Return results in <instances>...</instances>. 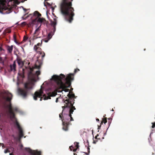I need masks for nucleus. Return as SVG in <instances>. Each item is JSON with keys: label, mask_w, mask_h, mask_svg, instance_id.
<instances>
[{"label": "nucleus", "mask_w": 155, "mask_h": 155, "mask_svg": "<svg viewBox=\"0 0 155 155\" xmlns=\"http://www.w3.org/2000/svg\"><path fill=\"white\" fill-rule=\"evenodd\" d=\"M152 128H154L155 127V122L152 123Z\"/></svg>", "instance_id": "nucleus-31"}, {"label": "nucleus", "mask_w": 155, "mask_h": 155, "mask_svg": "<svg viewBox=\"0 0 155 155\" xmlns=\"http://www.w3.org/2000/svg\"><path fill=\"white\" fill-rule=\"evenodd\" d=\"M8 0H0V12L2 14H8L12 12V7L8 5L6 6L5 3Z\"/></svg>", "instance_id": "nucleus-5"}, {"label": "nucleus", "mask_w": 155, "mask_h": 155, "mask_svg": "<svg viewBox=\"0 0 155 155\" xmlns=\"http://www.w3.org/2000/svg\"><path fill=\"white\" fill-rule=\"evenodd\" d=\"M98 136V134H97V136H96V137H95V138H96V139H97V136Z\"/></svg>", "instance_id": "nucleus-44"}, {"label": "nucleus", "mask_w": 155, "mask_h": 155, "mask_svg": "<svg viewBox=\"0 0 155 155\" xmlns=\"http://www.w3.org/2000/svg\"><path fill=\"white\" fill-rule=\"evenodd\" d=\"M108 123H109V124H110V122L109 121L108 122Z\"/></svg>", "instance_id": "nucleus-57"}, {"label": "nucleus", "mask_w": 155, "mask_h": 155, "mask_svg": "<svg viewBox=\"0 0 155 155\" xmlns=\"http://www.w3.org/2000/svg\"><path fill=\"white\" fill-rule=\"evenodd\" d=\"M57 23V20L55 18L54 19V21H51V25L52 26H53V27H54V32L55 31V28H56L55 26L56 25Z\"/></svg>", "instance_id": "nucleus-16"}, {"label": "nucleus", "mask_w": 155, "mask_h": 155, "mask_svg": "<svg viewBox=\"0 0 155 155\" xmlns=\"http://www.w3.org/2000/svg\"><path fill=\"white\" fill-rule=\"evenodd\" d=\"M74 155H77V154L75 153H74Z\"/></svg>", "instance_id": "nucleus-46"}, {"label": "nucleus", "mask_w": 155, "mask_h": 155, "mask_svg": "<svg viewBox=\"0 0 155 155\" xmlns=\"http://www.w3.org/2000/svg\"><path fill=\"white\" fill-rule=\"evenodd\" d=\"M27 0H19L20 1V2H24L25 1H27Z\"/></svg>", "instance_id": "nucleus-39"}, {"label": "nucleus", "mask_w": 155, "mask_h": 155, "mask_svg": "<svg viewBox=\"0 0 155 155\" xmlns=\"http://www.w3.org/2000/svg\"><path fill=\"white\" fill-rule=\"evenodd\" d=\"M46 3L47 4V5H48V6H51V5L49 3H48V2H46Z\"/></svg>", "instance_id": "nucleus-41"}, {"label": "nucleus", "mask_w": 155, "mask_h": 155, "mask_svg": "<svg viewBox=\"0 0 155 155\" xmlns=\"http://www.w3.org/2000/svg\"><path fill=\"white\" fill-rule=\"evenodd\" d=\"M12 136L13 137H14V136L13 135H12Z\"/></svg>", "instance_id": "nucleus-51"}, {"label": "nucleus", "mask_w": 155, "mask_h": 155, "mask_svg": "<svg viewBox=\"0 0 155 155\" xmlns=\"http://www.w3.org/2000/svg\"><path fill=\"white\" fill-rule=\"evenodd\" d=\"M16 61L19 66L22 67L24 64V62L22 61L21 58L20 57H18Z\"/></svg>", "instance_id": "nucleus-15"}, {"label": "nucleus", "mask_w": 155, "mask_h": 155, "mask_svg": "<svg viewBox=\"0 0 155 155\" xmlns=\"http://www.w3.org/2000/svg\"><path fill=\"white\" fill-rule=\"evenodd\" d=\"M74 144L75 145V147H76V148L78 149L79 147V143L77 142H75Z\"/></svg>", "instance_id": "nucleus-24"}, {"label": "nucleus", "mask_w": 155, "mask_h": 155, "mask_svg": "<svg viewBox=\"0 0 155 155\" xmlns=\"http://www.w3.org/2000/svg\"><path fill=\"white\" fill-rule=\"evenodd\" d=\"M58 98H57L56 99L55 102H56V103L58 102Z\"/></svg>", "instance_id": "nucleus-42"}, {"label": "nucleus", "mask_w": 155, "mask_h": 155, "mask_svg": "<svg viewBox=\"0 0 155 155\" xmlns=\"http://www.w3.org/2000/svg\"><path fill=\"white\" fill-rule=\"evenodd\" d=\"M33 16L36 17L32 21L33 22L37 21L38 22L42 23L46 21L45 18H39L41 16V14L37 11H36L34 13Z\"/></svg>", "instance_id": "nucleus-7"}, {"label": "nucleus", "mask_w": 155, "mask_h": 155, "mask_svg": "<svg viewBox=\"0 0 155 155\" xmlns=\"http://www.w3.org/2000/svg\"><path fill=\"white\" fill-rule=\"evenodd\" d=\"M73 0H62L60 4L61 13L64 16L66 21L71 23L73 20L75 15L74 9L72 7Z\"/></svg>", "instance_id": "nucleus-3"}, {"label": "nucleus", "mask_w": 155, "mask_h": 155, "mask_svg": "<svg viewBox=\"0 0 155 155\" xmlns=\"http://www.w3.org/2000/svg\"><path fill=\"white\" fill-rule=\"evenodd\" d=\"M93 143H96V142H95L94 141H93Z\"/></svg>", "instance_id": "nucleus-47"}, {"label": "nucleus", "mask_w": 155, "mask_h": 155, "mask_svg": "<svg viewBox=\"0 0 155 155\" xmlns=\"http://www.w3.org/2000/svg\"><path fill=\"white\" fill-rule=\"evenodd\" d=\"M28 39V38L27 36H25L24 37L23 40L21 42V43H23V42H25V41H26Z\"/></svg>", "instance_id": "nucleus-27"}, {"label": "nucleus", "mask_w": 155, "mask_h": 155, "mask_svg": "<svg viewBox=\"0 0 155 155\" xmlns=\"http://www.w3.org/2000/svg\"><path fill=\"white\" fill-rule=\"evenodd\" d=\"M13 39L15 42L17 44L19 45V43L17 41L16 39V37L15 35H13Z\"/></svg>", "instance_id": "nucleus-23"}, {"label": "nucleus", "mask_w": 155, "mask_h": 155, "mask_svg": "<svg viewBox=\"0 0 155 155\" xmlns=\"http://www.w3.org/2000/svg\"><path fill=\"white\" fill-rule=\"evenodd\" d=\"M87 150H88V153H90V148H89V147H87ZM86 155H88L89 153H84Z\"/></svg>", "instance_id": "nucleus-32"}, {"label": "nucleus", "mask_w": 155, "mask_h": 155, "mask_svg": "<svg viewBox=\"0 0 155 155\" xmlns=\"http://www.w3.org/2000/svg\"><path fill=\"white\" fill-rule=\"evenodd\" d=\"M96 121H99V119H98V118H97L96 119Z\"/></svg>", "instance_id": "nucleus-43"}, {"label": "nucleus", "mask_w": 155, "mask_h": 155, "mask_svg": "<svg viewBox=\"0 0 155 155\" xmlns=\"http://www.w3.org/2000/svg\"><path fill=\"white\" fill-rule=\"evenodd\" d=\"M107 122V120L106 117H104L102 119V120L101 123V125L100 126L98 125V129H100L101 125L103 124V123H104V124L106 123Z\"/></svg>", "instance_id": "nucleus-19"}, {"label": "nucleus", "mask_w": 155, "mask_h": 155, "mask_svg": "<svg viewBox=\"0 0 155 155\" xmlns=\"http://www.w3.org/2000/svg\"><path fill=\"white\" fill-rule=\"evenodd\" d=\"M34 49L35 51L41 49L39 46H37L36 45H35Z\"/></svg>", "instance_id": "nucleus-25"}, {"label": "nucleus", "mask_w": 155, "mask_h": 155, "mask_svg": "<svg viewBox=\"0 0 155 155\" xmlns=\"http://www.w3.org/2000/svg\"><path fill=\"white\" fill-rule=\"evenodd\" d=\"M71 107V108H72L73 110H75L76 109L75 108L74 106H73V105L72 106H71L70 107Z\"/></svg>", "instance_id": "nucleus-33"}, {"label": "nucleus", "mask_w": 155, "mask_h": 155, "mask_svg": "<svg viewBox=\"0 0 155 155\" xmlns=\"http://www.w3.org/2000/svg\"><path fill=\"white\" fill-rule=\"evenodd\" d=\"M28 149L30 150V153L31 155H41V153L40 151H35L34 150H32L30 148H28Z\"/></svg>", "instance_id": "nucleus-14"}, {"label": "nucleus", "mask_w": 155, "mask_h": 155, "mask_svg": "<svg viewBox=\"0 0 155 155\" xmlns=\"http://www.w3.org/2000/svg\"><path fill=\"white\" fill-rule=\"evenodd\" d=\"M105 115H105L104 116V117H105Z\"/></svg>", "instance_id": "nucleus-54"}, {"label": "nucleus", "mask_w": 155, "mask_h": 155, "mask_svg": "<svg viewBox=\"0 0 155 155\" xmlns=\"http://www.w3.org/2000/svg\"><path fill=\"white\" fill-rule=\"evenodd\" d=\"M56 92H53L51 93H49L48 94V95L47 96L45 94H44L43 95V97L44 100H48V99H51V97H54L57 94Z\"/></svg>", "instance_id": "nucleus-11"}, {"label": "nucleus", "mask_w": 155, "mask_h": 155, "mask_svg": "<svg viewBox=\"0 0 155 155\" xmlns=\"http://www.w3.org/2000/svg\"><path fill=\"white\" fill-rule=\"evenodd\" d=\"M71 116L69 114H64L63 115L62 113H60L59 115V117L61 119L62 122L65 121V122H69Z\"/></svg>", "instance_id": "nucleus-9"}, {"label": "nucleus", "mask_w": 155, "mask_h": 155, "mask_svg": "<svg viewBox=\"0 0 155 155\" xmlns=\"http://www.w3.org/2000/svg\"><path fill=\"white\" fill-rule=\"evenodd\" d=\"M36 45L39 46L41 45V44L40 43H38Z\"/></svg>", "instance_id": "nucleus-40"}, {"label": "nucleus", "mask_w": 155, "mask_h": 155, "mask_svg": "<svg viewBox=\"0 0 155 155\" xmlns=\"http://www.w3.org/2000/svg\"><path fill=\"white\" fill-rule=\"evenodd\" d=\"M70 109L69 112V114L71 116L72 114H73V113L74 111V110H73L72 108L70 107Z\"/></svg>", "instance_id": "nucleus-26"}, {"label": "nucleus", "mask_w": 155, "mask_h": 155, "mask_svg": "<svg viewBox=\"0 0 155 155\" xmlns=\"http://www.w3.org/2000/svg\"><path fill=\"white\" fill-rule=\"evenodd\" d=\"M73 76L74 74H70L65 78V76L61 74L59 76L54 75L51 79L56 84V92H61L63 91L65 92H68L69 90L67 88L71 86V81L74 79Z\"/></svg>", "instance_id": "nucleus-2"}, {"label": "nucleus", "mask_w": 155, "mask_h": 155, "mask_svg": "<svg viewBox=\"0 0 155 155\" xmlns=\"http://www.w3.org/2000/svg\"><path fill=\"white\" fill-rule=\"evenodd\" d=\"M38 62L39 63V62L37 61L36 62L35 67L31 68L29 66L26 67V68L28 69V78H32L34 77L35 74H33V71L34 69L36 68L40 69V68L41 66V64H39L38 65L36 64Z\"/></svg>", "instance_id": "nucleus-6"}, {"label": "nucleus", "mask_w": 155, "mask_h": 155, "mask_svg": "<svg viewBox=\"0 0 155 155\" xmlns=\"http://www.w3.org/2000/svg\"><path fill=\"white\" fill-rule=\"evenodd\" d=\"M9 151L8 149H6L5 150L4 152L5 153H7L8 152H9Z\"/></svg>", "instance_id": "nucleus-35"}, {"label": "nucleus", "mask_w": 155, "mask_h": 155, "mask_svg": "<svg viewBox=\"0 0 155 155\" xmlns=\"http://www.w3.org/2000/svg\"><path fill=\"white\" fill-rule=\"evenodd\" d=\"M39 30H40V29H39V28H37L36 29V30H35V32L34 34H36L37 33V32Z\"/></svg>", "instance_id": "nucleus-29"}, {"label": "nucleus", "mask_w": 155, "mask_h": 155, "mask_svg": "<svg viewBox=\"0 0 155 155\" xmlns=\"http://www.w3.org/2000/svg\"><path fill=\"white\" fill-rule=\"evenodd\" d=\"M64 102L66 104H65L64 106H62V108L63 109V110L62 112L61 113L62 114L63 113V112L65 108L69 107L73 105V104L74 103V102H73V103L69 102H68L67 100H65Z\"/></svg>", "instance_id": "nucleus-12"}, {"label": "nucleus", "mask_w": 155, "mask_h": 155, "mask_svg": "<svg viewBox=\"0 0 155 155\" xmlns=\"http://www.w3.org/2000/svg\"><path fill=\"white\" fill-rule=\"evenodd\" d=\"M80 71V70L78 69V68L75 69L74 71V73H76L78 71Z\"/></svg>", "instance_id": "nucleus-30"}, {"label": "nucleus", "mask_w": 155, "mask_h": 155, "mask_svg": "<svg viewBox=\"0 0 155 155\" xmlns=\"http://www.w3.org/2000/svg\"><path fill=\"white\" fill-rule=\"evenodd\" d=\"M52 36V32H50L48 34L46 38L45 39V41L46 42H47L51 38Z\"/></svg>", "instance_id": "nucleus-18"}, {"label": "nucleus", "mask_w": 155, "mask_h": 155, "mask_svg": "<svg viewBox=\"0 0 155 155\" xmlns=\"http://www.w3.org/2000/svg\"><path fill=\"white\" fill-rule=\"evenodd\" d=\"M5 93L6 96L3 97L4 101L1 104V106L5 111L8 116L14 123L18 129H20L21 127L15 117V113L18 112V109L16 107L12 106L11 101L12 97V94L8 92H6Z\"/></svg>", "instance_id": "nucleus-1"}, {"label": "nucleus", "mask_w": 155, "mask_h": 155, "mask_svg": "<svg viewBox=\"0 0 155 155\" xmlns=\"http://www.w3.org/2000/svg\"><path fill=\"white\" fill-rule=\"evenodd\" d=\"M2 147H4V144H2Z\"/></svg>", "instance_id": "nucleus-45"}, {"label": "nucleus", "mask_w": 155, "mask_h": 155, "mask_svg": "<svg viewBox=\"0 0 155 155\" xmlns=\"http://www.w3.org/2000/svg\"><path fill=\"white\" fill-rule=\"evenodd\" d=\"M108 120H110V118H108Z\"/></svg>", "instance_id": "nucleus-49"}, {"label": "nucleus", "mask_w": 155, "mask_h": 155, "mask_svg": "<svg viewBox=\"0 0 155 155\" xmlns=\"http://www.w3.org/2000/svg\"><path fill=\"white\" fill-rule=\"evenodd\" d=\"M20 3V2H18L17 4H19Z\"/></svg>", "instance_id": "nucleus-52"}, {"label": "nucleus", "mask_w": 155, "mask_h": 155, "mask_svg": "<svg viewBox=\"0 0 155 155\" xmlns=\"http://www.w3.org/2000/svg\"><path fill=\"white\" fill-rule=\"evenodd\" d=\"M69 148H70L71 150L72 151L74 149V147L73 146H71V147H70Z\"/></svg>", "instance_id": "nucleus-34"}, {"label": "nucleus", "mask_w": 155, "mask_h": 155, "mask_svg": "<svg viewBox=\"0 0 155 155\" xmlns=\"http://www.w3.org/2000/svg\"><path fill=\"white\" fill-rule=\"evenodd\" d=\"M19 132V136L20 138H21L24 136V134L22 128H21L18 129Z\"/></svg>", "instance_id": "nucleus-21"}, {"label": "nucleus", "mask_w": 155, "mask_h": 155, "mask_svg": "<svg viewBox=\"0 0 155 155\" xmlns=\"http://www.w3.org/2000/svg\"><path fill=\"white\" fill-rule=\"evenodd\" d=\"M71 92H70L68 94L67 96L68 97V99L67 97H66V98H67L65 100H67L69 102L73 103L74 102L75 100L73 98L75 97V95L74 94H70V93Z\"/></svg>", "instance_id": "nucleus-10"}, {"label": "nucleus", "mask_w": 155, "mask_h": 155, "mask_svg": "<svg viewBox=\"0 0 155 155\" xmlns=\"http://www.w3.org/2000/svg\"><path fill=\"white\" fill-rule=\"evenodd\" d=\"M10 0H8V2H10Z\"/></svg>", "instance_id": "nucleus-55"}, {"label": "nucleus", "mask_w": 155, "mask_h": 155, "mask_svg": "<svg viewBox=\"0 0 155 155\" xmlns=\"http://www.w3.org/2000/svg\"><path fill=\"white\" fill-rule=\"evenodd\" d=\"M33 74H35V76H34V77L33 78H29V79H32V80H33L34 79V78H35V76L36 75L37 76H38L40 74H41V72H40V71L39 70L37 71H36L35 72V74L33 73Z\"/></svg>", "instance_id": "nucleus-22"}, {"label": "nucleus", "mask_w": 155, "mask_h": 155, "mask_svg": "<svg viewBox=\"0 0 155 155\" xmlns=\"http://www.w3.org/2000/svg\"><path fill=\"white\" fill-rule=\"evenodd\" d=\"M77 150H78V149L77 148L74 149H73V150H72V151H73V152H75Z\"/></svg>", "instance_id": "nucleus-37"}, {"label": "nucleus", "mask_w": 155, "mask_h": 155, "mask_svg": "<svg viewBox=\"0 0 155 155\" xmlns=\"http://www.w3.org/2000/svg\"><path fill=\"white\" fill-rule=\"evenodd\" d=\"M112 110L114 111V110L113 109H112Z\"/></svg>", "instance_id": "nucleus-56"}, {"label": "nucleus", "mask_w": 155, "mask_h": 155, "mask_svg": "<svg viewBox=\"0 0 155 155\" xmlns=\"http://www.w3.org/2000/svg\"><path fill=\"white\" fill-rule=\"evenodd\" d=\"M13 46L11 45V46H8L7 47V49L8 53L10 54L12 53L13 50Z\"/></svg>", "instance_id": "nucleus-20"}, {"label": "nucleus", "mask_w": 155, "mask_h": 155, "mask_svg": "<svg viewBox=\"0 0 155 155\" xmlns=\"http://www.w3.org/2000/svg\"><path fill=\"white\" fill-rule=\"evenodd\" d=\"M70 122H66L65 121L62 122L63 130L65 131H67L68 130V125L70 124Z\"/></svg>", "instance_id": "nucleus-13"}, {"label": "nucleus", "mask_w": 155, "mask_h": 155, "mask_svg": "<svg viewBox=\"0 0 155 155\" xmlns=\"http://www.w3.org/2000/svg\"><path fill=\"white\" fill-rule=\"evenodd\" d=\"M10 71H16V63L15 61L14 62L13 64L12 65H11L10 66Z\"/></svg>", "instance_id": "nucleus-17"}, {"label": "nucleus", "mask_w": 155, "mask_h": 155, "mask_svg": "<svg viewBox=\"0 0 155 155\" xmlns=\"http://www.w3.org/2000/svg\"><path fill=\"white\" fill-rule=\"evenodd\" d=\"M33 84L31 82H28L24 84V88H19L18 90V94L23 98H26L30 91L32 89Z\"/></svg>", "instance_id": "nucleus-4"}, {"label": "nucleus", "mask_w": 155, "mask_h": 155, "mask_svg": "<svg viewBox=\"0 0 155 155\" xmlns=\"http://www.w3.org/2000/svg\"><path fill=\"white\" fill-rule=\"evenodd\" d=\"M40 54L42 55V58H43L45 55V53L44 52H41L40 53Z\"/></svg>", "instance_id": "nucleus-28"}, {"label": "nucleus", "mask_w": 155, "mask_h": 155, "mask_svg": "<svg viewBox=\"0 0 155 155\" xmlns=\"http://www.w3.org/2000/svg\"><path fill=\"white\" fill-rule=\"evenodd\" d=\"M3 62V61L2 58L1 57H0V63H2Z\"/></svg>", "instance_id": "nucleus-36"}, {"label": "nucleus", "mask_w": 155, "mask_h": 155, "mask_svg": "<svg viewBox=\"0 0 155 155\" xmlns=\"http://www.w3.org/2000/svg\"><path fill=\"white\" fill-rule=\"evenodd\" d=\"M70 120H69V121H73V120H74L73 118L71 117H71H70Z\"/></svg>", "instance_id": "nucleus-38"}, {"label": "nucleus", "mask_w": 155, "mask_h": 155, "mask_svg": "<svg viewBox=\"0 0 155 155\" xmlns=\"http://www.w3.org/2000/svg\"><path fill=\"white\" fill-rule=\"evenodd\" d=\"M28 65L29 64H30V62H28Z\"/></svg>", "instance_id": "nucleus-50"}, {"label": "nucleus", "mask_w": 155, "mask_h": 155, "mask_svg": "<svg viewBox=\"0 0 155 155\" xmlns=\"http://www.w3.org/2000/svg\"><path fill=\"white\" fill-rule=\"evenodd\" d=\"M51 8H52V9H53V7H51Z\"/></svg>", "instance_id": "nucleus-53"}, {"label": "nucleus", "mask_w": 155, "mask_h": 155, "mask_svg": "<svg viewBox=\"0 0 155 155\" xmlns=\"http://www.w3.org/2000/svg\"><path fill=\"white\" fill-rule=\"evenodd\" d=\"M43 91L41 89H40L38 91H36L34 93L33 98L35 100H37V98H40V101L42 100V97L41 96L43 95Z\"/></svg>", "instance_id": "nucleus-8"}, {"label": "nucleus", "mask_w": 155, "mask_h": 155, "mask_svg": "<svg viewBox=\"0 0 155 155\" xmlns=\"http://www.w3.org/2000/svg\"><path fill=\"white\" fill-rule=\"evenodd\" d=\"M44 5H45V6H46V4H45V3H44Z\"/></svg>", "instance_id": "nucleus-48"}]
</instances>
